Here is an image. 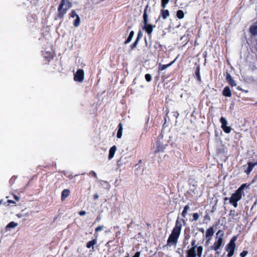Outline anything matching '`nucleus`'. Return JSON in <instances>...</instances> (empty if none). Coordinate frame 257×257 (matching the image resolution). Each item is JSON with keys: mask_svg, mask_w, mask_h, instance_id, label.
<instances>
[{"mask_svg": "<svg viewBox=\"0 0 257 257\" xmlns=\"http://www.w3.org/2000/svg\"><path fill=\"white\" fill-rule=\"evenodd\" d=\"M96 243V241L95 239H93L91 241H89L86 245L87 247L90 248L91 247H93L94 244Z\"/></svg>", "mask_w": 257, "mask_h": 257, "instance_id": "nucleus-24", "label": "nucleus"}, {"mask_svg": "<svg viewBox=\"0 0 257 257\" xmlns=\"http://www.w3.org/2000/svg\"><path fill=\"white\" fill-rule=\"evenodd\" d=\"M235 247V243H231L229 242L226 247L227 251L234 250Z\"/></svg>", "mask_w": 257, "mask_h": 257, "instance_id": "nucleus-20", "label": "nucleus"}, {"mask_svg": "<svg viewBox=\"0 0 257 257\" xmlns=\"http://www.w3.org/2000/svg\"><path fill=\"white\" fill-rule=\"evenodd\" d=\"M189 209V206L188 205H186L184 208V210H186V211H188Z\"/></svg>", "mask_w": 257, "mask_h": 257, "instance_id": "nucleus-50", "label": "nucleus"}, {"mask_svg": "<svg viewBox=\"0 0 257 257\" xmlns=\"http://www.w3.org/2000/svg\"><path fill=\"white\" fill-rule=\"evenodd\" d=\"M98 198V195L97 194H95L94 195V199L95 200V199H97V198Z\"/></svg>", "mask_w": 257, "mask_h": 257, "instance_id": "nucleus-51", "label": "nucleus"}, {"mask_svg": "<svg viewBox=\"0 0 257 257\" xmlns=\"http://www.w3.org/2000/svg\"><path fill=\"white\" fill-rule=\"evenodd\" d=\"M148 8V6H147L144 10V13L143 15L144 26L143 27V29L145 30L149 35H151L153 31L154 27L152 24H148V16L147 14Z\"/></svg>", "mask_w": 257, "mask_h": 257, "instance_id": "nucleus-3", "label": "nucleus"}, {"mask_svg": "<svg viewBox=\"0 0 257 257\" xmlns=\"http://www.w3.org/2000/svg\"><path fill=\"white\" fill-rule=\"evenodd\" d=\"M226 126H227V124L221 125L222 128H224Z\"/></svg>", "mask_w": 257, "mask_h": 257, "instance_id": "nucleus-53", "label": "nucleus"}, {"mask_svg": "<svg viewBox=\"0 0 257 257\" xmlns=\"http://www.w3.org/2000/svg\"><path fill=\"white\" fill-rule=\"evenodd\" d=\"M134 32L133 31H131L129 34V36L130 37H131L132 38H133L134 37Z\"/></svg>", "mask_w": 257, "mask_h": 257, "instance_id": "nucleus-47", "label": "nucleus"}, {"mask_svg": "<svg viewBox=\"0 0 257 257\" xmlns=\"http://www.w3.org/2000/svg\"><path fill=\"white\" fill-rule=\"evenodd\" d=\"M196 247L197 246H195L192 247L191 249L187 250V255L186 257H196V253L195 249Z\"/></svg>", "mask_w": 257, "mask_h": 257, "instance_id": "nucleus-8", "label": "nucleus"}, {"mask_svg": "<svg viewBox=\"0 0 257 257\" xmlns=\"http://www.w3.org/2000/svg\"><path fill=\"white\" fill-rule=\"evenodd\" d=\"M142 33L141 31H140L138 34V37L137 38V40L139 41V40L142 38Z\"/></svg>", "mask_w": 257, "mask_h": 257, "instance_id": "nucleus-36", "label": "nucleus"}, {"mask_svg": "<svg viewBox=\"0 0 257 257\" xmlns=\"http://www.w3.org/2000/svg\"><path fill=\"white\" fill-rule=\"evenodd\" d=\"M161 15L164 19H166L169 16V11L167 10H162L161 11Z\"/></svg>", "mask_w": 257, "mask_h": 257, "instance_id": "nucleus-17", "label": "nucleus"}, {"mask_svg": "<svg viewBox=\"0 0 257 257\" xmlns=\"http://www.w3.org/2000/svg\"><path fill=\"white\" fill-rule=\"evenodd\" d=\"M181 228L182 224L181 223V221L179 220V218H178L175 223V226L174 227L171 234H170V236L168 239V245H171L172 244H176L178 241V239L181 233Z\"/></svg>", "mask_w": 257, "mask_h": 257, "instance_id": "nucleus-1", "label": "nucleus"}, {"mask_svg": "<svg viewBox=\"0 0 257 257\" xmlns=\"http://www.w3.org/2000/svg\"><path fill=\"white\" fill-rule=\"evenodd\" d=\"M248 254V251L246 250H243L242 252L240 253L241 257H245Z\"/></svg>", "mask_w": 257, "mask_h": 257, "instance_id": "nucleus-34", "label": "nucleus"}, {"mask_svg": "<svg viewBox=\"0 0 257 257\" xmlns=\"http://www.w3.org/2000/svg\"><path fill=\"white\" fill-rule=\"evenodd\" d=\"M116 151V147L113 146L110 148L109 152L108 159H111L113 157Z\"/></svg>", "mask_w": 257, "mask_h": 257, "instance_id": "nucleus-10", "label": "nucleus"}, {"mask_svg": "<svg viewBox=\"0 0 257 257\" xmlns=\"http://www.w3.org/2000/svg\"><path fill=\"white\" fill-rule=\"evenodd\" d=\"M182 221H183V222H184V223L185 222V220H184V219H182Z\"/></svg>", "mask_w": 257, "mask_h": 257, "instance_id": "nucleus-61", "label": "nucleus"}, {"mask_svg": "<svg viewBox=\"0 0 257 257\" xmlns=\"http://www.w3.org/2000/svg\"><path fill=\"white\" fill-rule=\"evenodd\" d=\"M100 219H101L100 216H98L97 217L96 220H98V221H99V220H100Z\"/></svg>", "mask_w": 257, "mask_h": 257, "instance_id": "nucleus-54", "label": "nucleus"}, {"mask_svg": "<svg viewBox=\"0 0 257 257\" xmlns=\"http://www.w3.org/2000/svg\"><path fill=\"white\" fill-rule=\"evenodd\" d=\"M134 32L133 31H131L129 34V36L130 37H131L132 38H133L134 37Z\"/></svg>", "mask_w": 257, "mask_h": 257, "instance_id": "nucleus-46", "label": "nucleus"}, {"mask_svg": "<svg viewBox=\"0 0 257 257\" xmlns=\"http://www.w3.org/2000/svg\"><path fill=\"white\" fill-rule=\"evenodd\" d=\"M19 209L21 210L22 213H19L17 214V216L19 217H21L22 216H24L25 215H26L28 213V210L26 208L23 209L22 208H19Z\"/></svg>", "mask_w": 257, "mask_h": 257, "instance_id": "nucleus-19", "label": "nucleus"}, {"mask_svg": "<svg viewBox=\"0 0 257 257\" xmlns=\"http://www.w3.org/2000/svg\"><path fill=\"white\" fill-rule=\"evenodd\" d=\"M170 141V137L164 136L161 134L158 137V141L157 142V149L155 151V153L158 152H163L164 150L166 149V147L168 146V143Z\"/></svg>", "mask_w": 257, "mask_h": 257, "instance_id": "nucleus-2", "label": "nucleus"}, {"mask_svg": "<svg viewBox=\"0 0 257 257\" xmlns=\"http://www.w3.org/2000/svg\"><path fill=\"white\" fill-rule=\"evenodd\" d=\"M15 226H16V223L14 221L11 222L6 226V230L8 231L10 228H14Z\"/></svg>", "mask_w": 257, "mask_h": 257, "instance_id": "nucleus-22", "label": "nucleus"}, {"mask_svg": "<svg viewBox=\"0 0 257 257\" xmlns=\"http://www.w3.org/2000/svg\"><path fill=\"white\" fill-rule=\"evenodd\" d=\"M14 198H15V199H16V195H14Z\"/></svg>", "mask_w": 257, "mask_h": 257, "instance_id": "nucleus-58", "label": "nucleus"}, {"mask_svg": "<svg viewBox=\"0 0 257 257\" xmlns=\"http://www.w3.org/2000/svg\"><path fill=\"white\" fill-rule=\"evenodd\" d=\"M90 174H92L93 176H94V177L96 178L97 177V175H96V174L94 172V171H91L90 173Z\"/></svg>", "mask_w": 257, "mask_h": 257, "instance_id": "nucleus-48", "label": "nucleus"}, {"mask_svg": "<svg viewBox=\"0 0 257 257\" xmlns=\"http://www.w3.org/2000/svg\"><path fill=\"white\" fill-rule=\"evenodd\" d=\"M187 212V211H186L185 210H183V212L182 213V216L183 217H184V218L186 217V215Z\"/></svg>", "mask_w": 257, "mask_h": 257, "instance_id": "nucleus-43", "label": "nucleus"}, {"mask_svg": "<svg viewBox=\"0 0 257 257\" xmlns=\"http://www.w3.org/2000/svg\"><path fill=\"white\" fill-rule=\"evenodd\" d=\"M125 257H130V256H129V255L127 254V255L125 256Z\"/></svg>", "mask_w": 257, "mask_h": 257, "instance_id": "nucleus-62", "label": "nucleus"}, {"mask_svg": "<svg viewBox=\"0 0 257 257\" xmlns=\"http://www.w3.org/2000/svg\"><path fill=\"white\" fill-rule=\"evenodd\" d=\"M236 237L234 236L231 238V239L230 240L229 242H230L231 243H235V241H236Z\"/></svg>", "mask_w": 257, "mask_h": 257, "instance_id": "nucleus-41", "label": "nucleus"}, {"mask_svg": "<svg viewBox=\"0 0 257 257\" xmlns=\"http://www.w3.org/2000/svg\"><path fill=\"white\" fill-rule=\"evenodd\" d=\"M16 180V177L14 176L10 179L9 182L11 185H13L15 183Z\"/></svg>", "mask_w": 257, "mask_h": 257, "instance_id": "nucleus-31", "label": "nucleus"}, {"mask_svg": "<svg viewBox=\"0 0 257 257\" xmlns=\"http://www.w3.org/2000/svg\"><path fill=\"white\" fill-rule=\"evenodd\" d=\"M19 200V198L17 196V201H18Z\"/></svg>", "mask_w": 257, "mask_h": 257, "instance_id": "nucleus-60", "label": "nucleus"}, {"mask_svg": "<svg viewBox=\"0 0 257 257\" xmlns=\"http://www.w3.org/2000/svg\"><path fill=\"white\" fill-rule=\"evenodd\" d=\"M234 250H230L228 251V253L227 254L228 257H231L234 254Z\"/></svg>", "mask_w": 257, "mask_h": 257, "instance_id": "nucleus-40", "label": "nucleus"}, {"mask_svg": "<svg viewBox=\"0 0 257 257\" xmlns=\"http://www.w3.org/2000/svg\"><path fill=\"white\" fill-rule=\"evenodd\" d=\"M246 186V184H243L242 185H241V186L238 189H241V190H240V193L243 194V189L244 188V187Z\"/></svg>", "mask_w": 257, "mask_h": 257, "instance_id": "nucleus-38", "label": "nucleus"}, {"mask_svg": "<svg viewBox=\"0 0 257 257\" xmlns=\"http://www.w3.org/2000/svg\"><path fill=\"white\" fill-rule=\"evenodd\" d=\"M84 77V72L81 69H78L74 74V79L76 81L82 82Z\"/></svg>", "mask_w": 257, "mask_h": 257, "instance_id": "nucleus-7", "label": "nucleus"}, {"mask_svg": "<svg viewBox=\"0 0 257 257\" xmlns=\"http://www.w3.org/2000/svg\"><path fill=\"white\" fill-rule=\"evenodd\" d=\"M71 7V4L68 0H62L58 8L59 16L63 18L67 10Z\"/></svg>", "mask_w": 257, "mask_h": 257, "instance_id": "nucleus-4", "label": "nucleus"}, {"mask_svg": "<svg viewBox=\"0 0 257 257\" xmlns=\"http://www.w3.org/2000/svg\"><path fill=\"white\" fill-rule=\"evenodd\" d=\"M138 42L139 41L138 40H136L135 42L132 44V45L131 46V49L133 50L135 48H136L137 47V45L138 43Z\"/></svg>", "mask_w": 257, "mask_h": 257, "instance_id": "nucleus-33", "label": "nucleus"}, {"mask_svg": "<svg viewBox=\"0 0 257 257\" xmlns=\"http://www.w3.org/2000/svg\"><path fill=\"white\" fill-rule=\"evenodd\" d=\"M70 194V190L68 189H64L62 192L61 200H64Z\"/></svg>", "mask_w": 257, "mask_h": 257, "instance_id": "nucleus-14", "label": "nucleus"}, {"mask_svg": "<svg viewBox=\"0 0 257 257\" xmlns=\"http://www.w3.org/2000/svg\"><path fill=\"white\" fill-rule=\"evenodd\" d=\"M145 78L148 82H150L152 80V76L149 74H147L145 75Z\"/></svg>", "mask_w": 257, "mask_h": 257, "instance_id": "nucleus-30", "label": "nucleus"}, {"mask_svg": "<svg viewBox=\"0 0 257 257\" xmlns=\"http://www.w3.org/2000/svg\"><path fill=\"white\" fill-rule=\"evenodd\" d=\"M193 220L197 221L199 218V215L197 213H195L193 214Z\"/></svg>", "mask_w": 257, "mask_h": 257, "instance_id": "nucleus-32", "label": "nucleus"}, {"mask_svg": "<svg viewBox=\"0 0 257 257\" xmlns=\"http://www.w3.org/2000/svg\"><path fill=\"white\" fill-rule=\"evenodd\" d=\"M169 0H161V6L163 9H165Z\"/></svg>", "mask_w": 257, "mask_h": 257, "instance_id": "nucleus-27", "label": "nucleus"}, {"mask_svg": "<svg viewBox=\"0 0 257 257\" xmlns=\"http://www.w3.org/2000/svg\"><path fill=\"white\" fill-rule=\"evenodd\" d=\"M133 38H132L131 37L128 36L127 38V39L126 40V41L124 42V44H126L128 43H130L132 40Z\"/></svg>", "mask_w": 257, "mask_h": 257, "instance_id": "nucleus-39", "label": "nucleus"}, {"mask_svg": "<svg viewBox=\"0 0 257 257\" xmlns=\"http://www.w3.org/2000/svg\"><path fill=\"white\" fill-rule=\"evenodd\" d=\"M77 16H78V15L76 14L75 11H72V12H71V13L70 14L71 17H72V18H74L75 17H77Z\"/></svg>", "mask_w": 257, "mask_h": 257, "instance_id": "nucleus-37", "label": "nucleus"}, {"mask_svg": "<svg viewBox=\"0 0 257 257\" xmlns=\"http://www.w3.org/2000/svg\"><path fill=\"white\" fill-rule=\"evenodd\" d=\"M220 121L222 125L227 124V121L226 118L224 117H221L220 118Z\"/></svg>", "mask_w": 257, "mask_h": 257, "instance_id": "nucleus-28", "label": "nucleus"}, {"mask_svg": "<svg viewBox=\"0 0 257 257\" xmlns=\"http://www.w3.org/2000/svg\"><path fill=\"white\" fill-rule=\"evenodd\" d=\"M241 190V189H237L229 198V203L235 208L237 207V202L241 199L242 194L240 193Z\"/></svg>", "mask_w": 257, "mask_h": 257, "instance_id": "nucleus-5", "label": "nucleus"}, {"mask_svg": "<svg viewBox=\"0 0 257 257\" xmlns=\"http://www.w3.org/2000/svg\"><path fill=\"white\" fill-rule=\"evenodd\" d=\"M257 165V162L255 163L248 162V167L244 172L248 175L252 171L253 168Z\"/></svg>", "mask_w": 257, "mask_h": 257, "instance_id": "nucleus-9", "label": "nucleus"}, {"mask_svg": "<svg viewBox=\"0 0 257 257\" xmlns=\"http://www.w3.org/2000/svg\"><path fill=\"white\" fill-rule=\"evenodd\" d=\"M80 18L79 16H77L76 19L74 22V25L75 27H78L80 25Z\"/></svg>", "mask_w": 257, "mask_h": 257, "instance_id": "nucleus-25", "label": "nucleus"}, {"mask_svg": "<svg viewBox=\"0 0 257 257\" xmlns=\"http://www.w3.org/2000/svg\"><path fill=\"white\" fill-rule=\"evenodd\" d=\"M79 214L81 216H83L86 214V212L85 211H81L79 212Z\"/></svg>", "mask_w": 257, "mask_h": 257, "instance_id": "nucleus-45", "label": "nucleus"}, {"mask_svg": "<svg viewBox=\"0 0 257 257\" xmlns=\"http://www.w3.org/2000/svg\"><path fill=\"white\" fill-rule=\"evenodd\" d=\"M196 243V240L195 239L193 240L191 242V245L193 246V247L196 246L195 245Z\"/></svg>", "mask_w": 257, "mask_h": 257, "instance_id": "nucleus-49", "label": "nucleus"}, {"mask_svg": "<svg viewBox=\"0 0 257 257\" xmlns=\"http://www.w3.org/2000/svg\"><path fill=\"white\" fill-rule=\"evenodd\" d=\"M235 214V211L234 210H231L230 211V212H229V215L230 216H234Z\"/></svg>", "mask_w": 257, "mask_h": 257, "instance_id": "nucleus-44", "label": "nucleus"}, {"mask_svg": "<svg viewBox=\"0 0 257 257\" xmlns=\"http://www.w3.org/2000/svg\"><path fill=\"white\" fill-rule=\"evenodd\" d=\"M228 199H229L228 197H225L224 199L225 201L228 200Z\"/></svg>", "mask_w": 257, "mask_h": 257, "instance_id": "nucleus-55", "label": "nucleus"}, {"mask_svg": "<svg viewBox=\"0 0 257 257\" xmlns=\"http://www.w3.org/2000/svg\"><path fill=\"white\" fill-rule=\"evenodd\" d=\"M141 253L139 251H137L136 252L135 255L133 257H140Z\"/></svg>", "mask_w": 257, "mask_h": 257, "instance_id": "nucleus-42", "label": "nucleus"}, {"mask_svg": "<svg viewBox=\"0 0 257 257\" xmlns=\"http://www.w3.org/2000/svg\"><path fill=\"white\" fill-rule=\"evenodd\" d=\"M238 88V89H239V90H241V88H240V87H238V88Z\"/></svg>", "mask_w": 257, "mask_h": 257, "instance_id": "nucleus-59", "label": "nucleus"}, {"mask_svg": "<svg viewBox=\"0 0 257 257\" xmlns=\"http://www.w3.org/2000/svg\"><path fill=\"white\" fill-rule=\"evenodd\" d=\"M195 74L196 75V77L197 78V79L198 80V81H199L200 82H201V77H200V66H198L196 68V72H195Z\"/></svg>", "mask_w": 257, "mask_h": 257, "instance_id": "nucleus-23", "label": "nucleus"}, {"mask_svg": "<svg viewBox=\"0 0 257 257\" xmlns=\"http://www.w3.org/2000/svg\"><path fill=\"white\" fill-rule=\"evenodd\" d=\"M213 234H214V231H213V228L210 227L207 230L205 235H206V237L207 238V237H211L212 236H213Z\"/></svg>", "mask_w": 257, "mask_h": 257, "instance_id": "nucleus-18", "label": "nucleus"}, {"mask_svg": "<svg viewBox=\"0 0 257 257\" xmlns=\"http://www.w3.org/2000/svg\"><path fill=\"white\" fill-rule=\"evenodd\" d=\"M223 130L224 131V132L226 133H229L231 130V128L230 127V126H226L224 128H222Z\"/></svg>", "mask_w": 257, "mask_h": 257, "instance_id": "nucleus-29", "label": "nucleus"}, {"mask_svg": "<svg viewBox=\"0 0 257 257\" xmlns=\"http://www.w3.org/2000/svg\"><path fill=\"white\" fill-rule=\"evenodd\" d=\"M122 125L121 123H120L118 125V130L117 133V138L118 139L121 138L122 136Z\"/></svg>", "mask_w": 257, "mask_h": 257, "instance_id": "nucleus-16", "label": "nucleus"}, {"mask_svg": "<svg viewBox=\"0 0 257 257\" xmlns=\"http://www.w3.org/2000/svg\"><path fill=\"white\" fill-rule=\"evenodd\" d=\"M220 235V236L219 237L218 240L217 241L215 242L213 245L211 246V249H213L214 250H217L221 246L222 241H223V238L222 236L223 235V232L222 230H219L216 233V236L217 237L218 236V235Z\"/></svg>", "mask_w": 257, "mask_h": 257, "instance_id": "nucleus-6", "label": "nucleus"}, {"mask_svg": "<svg viewBox=\"0 0 257 257\" xmlns=\"http://www.w3.org/2000/svg\"><path fill=\"white\" fill-rule=\"evenodd\" d=\"M226 80L228 81L231 86H233L236 85V83H235V81L232 79L229 74H227L226 76Z\"/></svg>", "mask_w": 257, "mask_h": 257, "instance_id": "nucleus-12", "label": "nucleus"}, {"mask_svg": "<svg viewBox=\"0 0 257 257\" xmlns=\"http://www.w3.org/2000/svg\"><path fill=\"white\" fill-rule=\"evenodd\" d=\"M103 228V225H100V226H98L97 227H96L95 229V231L96 232H98L100 230H102Z\"/></svg>", "mask_w": 257, "mask_h": 257, "instance_id": "nucleus-35", "label": "nucleus"}, {"mask_svg": "<svg viewBox=\"0 0 257 257\" xmlns=\"http://www.w3.org/2000/svg\"><path fill=\"white\" fill-rule=\"evenodd\" d=\"M145 43H146V45L147 46L148 45V43H147L146 38H145Z\"/></svg>", "mask_w": 257, "mask_h": 257, "instance_id": "nucleus-56", "label": "nucleus"}, {"mask_svg": "<svg viewBox=\"0 0 257 257\" xmlns=\"http://www.w3.org/2000/svg\"><path fill=\"white\" fill-rule=\"evenodd\" d=\"M203 251V247L201 246H199L197 247V255L198 256L200 257L202 255Z\"/></svg>", "mask_w": 257, "mask_h": 257, "instance_id": "nucleus-26", "label": "nucleus"}, {"mask_svg": "<svg viewBox=\"0 0 257 257\" xmlns=\"http://www.w3.org/2000/svg\"><path fill=\"white\" fill-rule=\"evenodd\" d=\"M176 16L177 18L179 19H182L184 18V13L182 10H178L177 12Z\"/></svg>", "mask_w": 257, "mask_h": 257, "instance_id": "nucleus-21", "label": "nucleus"}, {"mask_svg": "<svg viewBox=\"0 0 257 257\" xmlns=\"http://www.w3.org/2000/svg\"><path fill=\"white\" fill-rule=\"evenodd\" d=\"M11 203L15 204V202L10 199H7V200L2 199L0 201V205H4L7 206H9Z\"/></svg>", "mask_w": 257, "mask_h": 257, "instance_id": "nucleus-11", "label": "nucleus"}, {"mask_svg": "<svg viewBox=\"0 0 257 257\" xmlns=\"http://www.w3.org/2000/svg\"><path fill=\"white\" fill-rule=\"evenodd\" d=\"M223 94L224 96L227 97H230L231 96V92L228 86H226L223 91Z\"/></svg>", "mask_w": 257, "mask_h": 257, "instance_id": "nucleus-13", "label": "nucleus"}, {"mask_svg": "<svg viewBox=\"0 0 257 257\" xmlns=\"http://www.w3.org/2000/svg\"><path fill=\"white\" fill-rule=\"evenodd\" d=\"M257 180V175L254 177L252 180V182H255Z\"/></svg>", "mask_w": 257, "mask_h": 257, "instance_id": "nucleus-52", "label": "nucleus"}, {"mask_svg": "<svg viewBox=\"0 0 257 257\" xmlns=\"http://www.w3.org/2000/svg\"><path fill=\"white\" fill-rule=\"evenodd\" d=\"M175 61V60H174L173 61H172V62H171L170 63L167 64V65H162L161 64H160L159 66V71L160 70H161V71L164 70L168 67L171 66L172 65V64Z\"/></svg>", "mask_w": 257, "mask_h": 257, "instance_id": "nucleus-15", "label": "nucleus"}, {"mask_svg": "<svg viewBox=\"0 0 257 257\" xmlns=\"http://www.w3.org/2000/svg\"><path fill=\"white\" fill-rule=\"evenodd\" d=\"M200 231H201L202 232H203L204 231V229L203 228H201L200 229Z\"/></svg>", "mask_w": 257, "mask_h": 257, "instance_id": "nucleus-57", "label": "nucleus"}]
</instances>
